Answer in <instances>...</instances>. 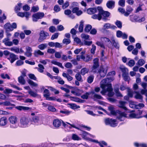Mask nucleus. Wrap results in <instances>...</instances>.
I'll use <instances>...</instances> for the list:
<instances>
[{
  "mask_svg": "<svg viewBox=\"0 0 147 147\" xmlns=\"http://www.w3.org/2000/svg\"><path fill=\"white\" fill-rule=\"evenodd\" d=\"M90 95V93L87 92L86 94L82 95L81 97L83 99H87L88 98V96Z\"/></svg>",
  "mask_w": 147,
  "mask_h": 147,
  "instance_id": "nucleus-58",
  "label": "nucleus"
},
{
  "mask_svg": "<svg viewBox=\"0 0 147 147\" xmlns=\"http://www.w3.org/2000/svg\"><path fill=\"white\" fill-rule=\"evenodd\" d=\"M135 64V62L133 60H130L128 63V65L131 67L134 65Z\"/></svg>",
  "mask_w": 147,
  "mask_h": 147,
  "instance_id": "nucleus-53",
  "label": "nucleus"
},
{
  "mask_svg": "<svg viewBox=\"0 0 147 147\" xmlns=\"http://www.w3.org/2000/svg\"><path fill=\"white\" fill-rule=\"evenodd\" d=\"M18 82L20 84L22 85L25 84L26 81L23 76H20L18 78Z\"/></svg>",
  "mask_w": 147,
  "mask_h": 147,
  "instance_id": "nucleus-22",
  "label": "nucleus"
},
{
  "mask_svg": "<svg viewBox=\"0 0 147 147\" xmlns=\"http://www.w3.org/2000/svg\"><path fill=\"white\" fill-rule=\"evenodd\" d=\"M99 66L98 59L97 58L94 59L93 60V65L92 68V71L95 73H98L101 77H104L107 73L108 67L107 66H103V67H100L97 70V68Z\"/></svg>",
  "mask_w": 147,
  "mask_h": 147,
  "instance_id": "nucleus-2",
  "label": "nucleus"
},
{
  "mask_svg": "<svg viewBox=\"0 0 147 147\" xmlns=\"http://www.w3.org/2000/svg\"><path fill=\"white\" fill-rule=\"evenodd\" d=\"M97 9L101 16L102 15L105 17H108L109 16L110 13L107 11H103L101 7H97Z\"/></svg>",
  "mask_w": 147,
  "mask_h": 147,
  "instance_id": "nucleus-7",
  "label": "nucleus"
},
{
  "mask_svg": "<svg viewBox=\"0 0 147 147\" xmlns=\"http://www.w3.org/2000/svg\"><path fill=\"white\" fill-rule=\"evenodd\" d=\"M97 9L94 7L88 9L87 10V13L89 14H93L97 12Z\"/></svg>",
  "mask_w": 147,
  "mask_h": 147,
  "instance_id": "nucleus-20",
  "label": "nucleus"
},
{
  "mask_svg": "<svg viewBox=\"0 0 147 147\" xmlns=\"http://www.w3.org/2000/svg\"><path fill=\"white\" fill-rule=\"evenodd\" d=\"M49 31L51 33H54L57 30L56 28L54 26H51L49 28Z\"/></svg>",
  "mask_w": 147,
  "mask_h": 147,
  "instance_id": "nucleus-45",
  "label": "nucleus"
},
{
  "mask_svg": "<svg viewBox=\"0 0 147 147\" xmlns=\"http://www.w3.org/2000/svg\"><path fill=\"white\" fill-rule=\"evenodd\" d=\"M48 109L50 111L52 112H55L56 110L53 107L49 105L48 107Z\"/></svg>",
  "mask_w": 147,
  "mask_h": 147,
  "instance_id": "nucleus-59",
  "label": "nucleus"
},
{
  "mask_svg": "<svg viewBox=\"0 0 147 147\" xmlns=\"http://www.w3.org/2000/svg\"><path fill=\"white\" fill-rule=\"evenodd\" d=\"M4 106H15V105L14 104H12L9 101H4Z\"/></svg>",
  "mask_w": 147,
  "mask_h": 147,
  "instance_id": "nucleus-52",
  "label": "nucleus"
},
{
  "mask_svg": "<svg viewBox=\"0 0 147 147\" xmlns=\"http://www.w3.org/2000/svg\"><path fill=\"white\" fill-rule=\"evenodd\" d=\"M115 91L116 93V96L117 97H122L123 96L120 92L119 90L118 89H115Z\"/></svg>",
  "mask_w": 147,
  "mask_h": 147,
  "instance_id": "nucleus-44",
  "label": "nucleus"
},
{
  "mask_svg": "<svg viewBox=\"0 0 147 147\" xmlns=\"http://www.w3.org/2000/svg\"><path fill=\"white\" fill-rule=\"evenodd\" d=\"M9 122L12 125H10V127L12 128H16L18 127L16 124L18 122V118L16 116H12L9 118Z\"/></svg>",
  "mask_w": 147,
  "mask_h": 147,
  "instance_id": "nucleus-3",
  "label": "nucleus"
},
{
  "mask_svg": "<svg viewBox=\"0 0 147 147\" xmlns=\"http://www.w3.org/2000/svg\"><path fill=\"white\" fill-rule=\"evenodd\" d=\"M51 63L55 65L58 66L62 69L64 68V67L63 66L62 64L61 63L55 60H53L52 61Z\"/></svg>",
  "mask_w": 147,
  "mask_h": 147,
  "instance_id": "nucleus-26",
  "label": "nucleus"
},
{
  "mask_svg": "<svg viewBox=\"0 0 147 147\" xmlns=\"http://www.w3.org/2000/svg\"><path fill=\"white\" fill-rule=\"evenodd\" d=\"M39 68H38V71L40 73H42L43 72L44 69L45 68L43 66L40 64H39L38 65Z\"/></svg>",
  "mask_w": 147,
  "mask_h": 147,
  "instance_id": "nucleus-36",
  "label": "nucleus"
},
{
  "mask_svg": "<svg viewBox=\"0 0 147 147\" xmlns=\"http://www.w3.org/2000/svg\"><path fill=\"white\" fill-rule=\"evenodd\" d=\"M126 11L130 13H131L133 11V9L130 6H127V8L126 9Z\"/></svg>",
  "mask_w": 147,
  "mask_h": 147,
  "instance_id": "nucleus-64",
  "label": "nucleus"
},
{
  "mask_svg": "<svg viewBox=\"0 0 147 147\" xmlns=\"http://www.w3.org/2000/svg\"><path fill=\"white\" fill-rule=\"evenodd\" d=\"M64 13L65 15L68 16V17L72 19H74L75 18L74 15L71 14V11L70 9L65 10Z\"/></svg>",
  "mask_w": 147,
  "mask_h": 147,
  "instance_id": "nucleus-14",
  "label": "nucleus"
},
{
  "mask_svg": "<svg viewBox=\"0 0 147 147\" xmlns=\"http://www.w3.org/2000/svg\"><path fill=\"white\" fill-rule=\"evenodd\" d=\"M109 110L111 113L113 115H117V113L114 109V108L112 107H109Z\"/></svg>",
  "mask_w": 147,
  "mask_h": 147,
  "instance_id": "nucleus-34",
  "label": "nucleus"
},
{
  "mask_svg": "<svg viewBox=\"0 0 147 147\" xmlns=\"http://www.w3.org/2000/svg\"><path fill=\"white\" fill-rule=\"evenodd\" d=\"M134 145L136 147H147L146 145L145 144H139V143L136 142L134 143Z\"/></svg>",
  "mask_w": 147,
  "mask_h": 147,
  "instance_id": "nucleus-41",
  "label": "nucleus"
},
{
  "mask_svg": "<svg viewBox=\"0 0 147 147\" xmlns=\"http://www.w3.org/2000/svg\"><path fill=\"white\" fill-rule=\"evenodd\" d=\"M120 69L123 73L122 75L129 74L128 69L127 68L123 67H120Z\"/></svg>",
  "mask_w": 147,
  "mask_h": 147,
  "instance_id": "nucleus-21",
  "label": "nucleus"
},
{
  "mask_svg": "<svg viewBox=\"0 0 147 147\" xmlns=\"http://www.w3.org/2000/svg\"><path fill=\"white\" fill-rule=\"evenodd\" d=\"M118 114L119 115L117 116V118L121 121H124L125 118L127 117V114L124 112L119 111Z\"/></svg>",
  "mask_w": 147,
  "mask_h": 147,
  "instance_id": "nucleus-9",
  "label": "nucleus"
},
{
  "mask_svg": "<svg viewBox=\"0 0 147 147\" xmlns=\"http://www.w3.org/2000/svg\"><path fill=\"white\" fill-rule=\"evenodd\" d=\"M130 20L132 22L138 21V17L135 15H131L129 16Z\"/></svg>",
  "mask_w": 147,
  "mask_h": 147,
  "instance_id": "nucleus-23",
  "label": "nucleus"
},
{
  "mask_svg": "<svg viewBox=\"0 0 147 147\" xmlns=\"http://www.w3.org/2000/svg\"><path fill=\"white\" fill-rule=\"evenodd\" d=\"M145 63V61L143 59H140L138 61L137 64H138L140 66H142Z\"/></svg>",
  "mask_w": 147,
  "mask_h": 147,
  "instance_id": "nucleus-48",
  "label": "nucleus"
},
{
  "mask_svg": "<svg viewBox=\"0 0 147 147\" xmlns=\"http://www.w3.org/2000/svg\"><path fill=\"white\" fill-rule=\"evenodd\" d=\"M8 59L10 61L11 63H13L16 60L18 59L17 56L14 54L11 53L9 54V57Z\"/></svg>",
  "mask_w": 147,
  "mask_h": 147,
  "instance_id": "nucleus-11",
  "label": "nucleus"
},
{
  "mask_svg": "<svg viewBox=\"0 0 147 147\" xmlns=\"http://www.w3.org/2000/svg\"><path fill=\"white\" fill-rule=\"evenodd\" d=\"M29 122V119L26 117H23L20 119L21 125L23 127H27Z\"/></svg>",
  "mask_w": 147,
  "mask_h": 147,
  "instance_id": "nucleus-6",
  "label": "nucleus"
},
{
  "mask_svg": "<svg viewBox=\"0 0 147 147\" xmlns=\"http://www.w3.org/2000/svg\"><path fill=\"white\" fill-rule=\"evenodd\" d=\"M125 0H120L118 2V4L119 5L124 7L125 6Z\"/></svg>",
  "mask_w": 147,
  "mask_h": 147,
  "instance_id": "nucleus-50",
  "label": "nucleus"
},
{
  "mask_svg": "<svg viewBox=\"0 0 147 147\" xmlns=\"http://www.w3.org/2000/svg\"><path fill=\"white\" fill-rule=\"evenodd\" d=\"M26 51L24 53V55L28 57H31L32 55V50L31 47H26Z\"/></svg>",
  "mask_w": 147,
  "mask_h": 147,
  "instance_id": "nucleus-12",
  "label": "nucleus"
},
{
  "mask_svg": "<svg viewBox=\"0 0 147 147\" xmlns=\"http://www.w3.org/2000/svg\"><path fill=\"white\" fill-rule=\"evenodd\" d=\"M135 93L136 94V95L134 96V98L137 99L139 100L140 102H142L143 100V96L137 91H134Z\"/></svg>",
  "mask_w": 147,
  "mask_h": 147,
  "instance_id": "nucleus-15",
  "label": "nucleus"
},
{
  "mask_svg": "<svg viewBox=\"0 0 147 147\" xmlns=\"http://www.w3.org/2000/svg\"><path fill=\"white\" fill-rule=\"evenodd\" d=\"M92 58V56H91L89 55H87L86 57H84V58L82 59L84 61L86 62H88L91 60Z\"/></svg>",
  "mask_w": 147,
  "mask_h": 147,
  "instance_id": "nucleus-47",
  "label": "nucleus"
},
{
  "mask_svg": "<svg viewBox=\"0 0 147 147\" xmlns=\"http://www.w3.org/2000/svg\"><path fill=\"white\" fill-rule=\"evenodd\" d=\"M22 5V3H19L18 4V5L16 6L15 9V11H20L21 8V6Z\"/></svg>",
  "mask_w": 147,
  "mask_h": 147,
  "instance_id": "nucleus-49",
  "label": "nucleus"
},
{
  "mask_svg": "<svg viewBox=\"0 0 147 147\" xmlns=\"http://www.w3.org/2000/svg\"><path fill=\"white\" fill-rule=\"evenodd\" d=\"M1 77L3 79H7L9 80L10 79V78L9 76L7 74H2L1 75Z\"/></svg>",
  "mask_w": 147,
  "mask_h": 147,
  "instance_id": "nucleus-40",
  "label": "nucleus"
},
{
  "mask_svg": "<svg viewBox=\"0 0 147 147\" xmlns=\"http://www.w3.org/2000/svg\"><path fill=\"white\" fill-rule=\"evenodd\" d=\"M126 102L123 101H120L119 102V103L120 104V107L123 108L125 110H126L127 109L126 107L125 106V104Z\"/></svg>",
  "mask_w": 147,
  "mask_h": 147,
  "instance_id": "nucleus-30",
  "label": "nucleus"
},
{
  "mask_svg": "<svg viewBox=\"0 0 147 147\" xmlns=\"http://www.w3.org/2000/svg\"><path fill=\"white\" fill-rule=\"evenodd\" d=\"M28 82L30 85L36 87L38 86V84L37 83H35L31 80H28Z\"/></svg>",
  "mask_w": 147,
  "mask_h": 147,
  "instance_id": "nucleus-39",
  "label": "nucleus"
},
{
  "mask_svg": "<svg viewBox=\"0 0 147 147\" xmlns=\"http://www.w3.org/2000/svg\"><path fill=\"white\" fill-rule=\"evenodd\" d=\"M105 123L106 125H110V123L111 121V119L107 118L105 119Z\"/></svg>",
  "mask_w": 147,
  "mask_h": 147,
  "instance_id": "nucleus-56",
  "label": "nucleus"
},
{
  "mask_svg": "<svg viewBox=\"0 0 147 147\" xmlns=\"http://www.w3.org/2000/svg\"><path fill=\"white\" fill-rule=\"evenodd\" d=\"M94 76H89L87 79V81L89 83H92L93 80Z\"/></svg>",
  "mask_w": 147,
  "mask_h": 147,
  "instance_id": "nucleus-43",
  "label": "nucleus"
},
{
  "mask_svg": "<svg viewBox=\"0 0 147 147\" xmlns=\"http://www.w3.org/2000/svg\"><path fill=\"white\" fill-rule=\"evenodd\" d=\"M39 10L38 6H33L32 7L31 11L34 12H36Z\"/></svg>",
  "mask_w": 147,
  "mask_h": 147,
  "instance_id": "nucleus-57",
  "label": "nucleus"
},
{
  "mask_svg": "<svg viewBox=\"0 0 147 147\" xmlns=\"http://www.w3.org/2000/svg\"><path fill=\"white\" fill-rule=\"evenodd\" d=\"M84 22L82 20L80 22V25L78 29L79 31L80 32L83 31Z\"/></svg>",
  "mask_w": 147,
  "mask_h": 147,
  "instance_id": "nucleus-24",
  "label": "nucleus"
},
{
  "mask_svg": "<svg viewBox=\"0 0 147 147\" xmlns=\"http://www.w3.org/2000/svg\"><path fill=\"white\" fill-rule=\"evenodd\" d=\"M50 94L49 90L47 89H45L44 91L43 96L45 97L46 100H55V98L54 97H49Z\"/></svg>",
  "mask_w": 147,
  "mask_h": 147,
  "instance_id": "nucleus-8",
  "label": "nucleus"
},
{
  "mask_svg": "<svg viewBox=\"0 0 147 147\" xmlns=\"http://www.w3.org/2000/svg\"><path fill=\"white\" fill-rule=\"evenodd\" d=\"M92 28V26L90 24L86 25L84 29V31L86 32H89Z\"/></svg>",
  "mask_w": 147,
  "mask_h": 147,
  "instance_id": "nucleus-33",
  "label": "nucleus"
},
{
  "mask_svg": "<svg viewBox=\"0 0 147 147\" xmlns=\"http://www.w3.org/2000/svg\"><path fill=\"white\" fill-rule=\"evenodd\" d=\"M28 92L31 96L34 97H36L38 95V94L36 92H34L31 90H30Z\"/></svg>",
  "mask_w": 147,
  "mask_h": 147,
  "instance_id": "nucleus-35",
  "label": "nucleus"
},
{
  "mask_svg": "<svg viewBox=\"0 0 147 147\" xmlns=\"http://www.w3.org/2000/svg\"><path fill=\"white\" fill-rule=\"evenodd\" d=\"M92 18L93 19H97L98 20H100L102 18V16L100 15L99 12L98 14H94L92 16Z\"/></svg>",
  "mask_w": 147,
  "mask_h": 147,
  "instance_id": "nucleus-27",
  "label": "nucleus"
},
{
  "mask_svg": "<svg viewBox=\"0 0 147 147\" xmlns=\"http://www.w3.org/2000/svg\"><path fill=\"white\" fill-rule=\"evenodd\" d=\"M88 69L84 67L80 71V73L82 76L86 74H87L89 71Z\"/></svg>",
  "mask_w": 147,
  "mask_h": 147,
  "instance_id": "nucleus-25",
  "label": "nucleus"
},
{
  "mask_svg": "<svg viewBox=\"0 0 147 147\" xmlns=\"http://www.w3.org/2000/svg\"><path fill=\"white\" fill-rule=\"evenodd\" d=\"M113 80L111 78H108L105 79L101 81L100 83L101 87L102 88V90L100 92L103 95L105 94V93L108 92V95L109 97L112 96L114 93L113 92V88L112 85L109 83L113 81Z\"/></svg>",
  "mask_w": 147,
  "mask_h": 147,
  "instance_id": "nucleus-1",
  "label": "nucleus"
},
{
  "mask_svg": "<svg viewBox=\"0 0 147 147\" xmlns=\"http://www.w3.org/2000/svg\"><path fill=\"white\" fill-rule=\"evenodd\" d=\"M39 35L40 37L38 39L39 42H42L46 38L47 36H49V34L48 32H45L43 30L40 31Z\"/></svg>",
  "mask_w": 147,
  "mask_h": 147,
  "instance_id": "nucleus-5",
  "label": "nucleus"
},
{
  "mask_svg": "<svg viewBox=\"0 0 147 147\" xmlns=\"http://www.w3.org/2000/svg\"><path fill=\"white\" fill-rule=\"evenodd\" d=\"M115 24L119 28H120L122 27V23L120 21L117 20L115 23Z\"/></svg>",
  "mask_w": 147,
  "mask_h": 147,
  "instance_id": "nucleus-46",
  "label": "nucleus"
},
{
  "mask_svg": "<svg viewBox=\"0 0 147 147\" xmlns=\"http://www.w3.org/2000/svg\"><path fill=\"white\" fill-rule=\"evenodd\" d=\"M24 62L21 60H18L16 61V65L17 66H21L23 64Z\"/></svg>",
  "mask_w": 147,
  "mask_h": 147,
  "instance_id": "nucleus-54",
  "label": "nucleus"
},
{
  "mask_svg": "<svg viewBox=\"0 0 147 147\" xmlns=\"http://www.w3.org/2000/svg\"><path fill=\"white\" fill-rule=\"evenodd\" d=\"M7 123V120L6 117H3L0 119V126H4Z\"/></svg>",
  "mask_w": 147,
  "mask_h": 147,
  "instance_id": "nucleus-13",
  "label": "nucleus"
},
{
  "mask_svg": "<svg viewBox=\"0 0 147 147\" xmlns=\"http://www.w3.org/2000/svg\"><path fill=\"white\" fill-rule=\"evenodd\" d=\"M47 47V44H42L38 46V48L41 50H43L46 48Z\"/></svg>",
  "mask_w": 147,
  "mask_h": 147,
  "instance_id": "nucleus-31",
  "label": "nucleus"
},
{
  "mask_svg": "<svg viewBox=\"0 0 147 147\" xmlns=\"http://www.w3.org/2000/svg\"><path fill=\"white\" fill-rule=\"evenodd\" d=\"M62 53V52H55V56L57 58H60L61 57V54Z\"/></svg>",
  "mask_w": 147,
  "mask_h": 147,
  "instance_id": "nucleus-42",
  "label": "nucleus"
},
{
  "mask_svg": "<svg viewBox=\"0 0 147 147\" xmlns=\"http://www.w3.org/2000/svg\"><path fill=\"white\" fill-rule=\"evenodd\" d=\"M15 108L16 109L20 111H22V110L24 111L30 110V111L32 109L31 108L28 107H24L21 106H19L16 107H15Z\"/></svg>",
  "mask_w": 147,
  "mask_h": 147,
  "instance_id": "nucleus-17",
  "label": "nucleus"
},
{
  "mask_svg": "<svg viewBox=\"0 0 147 147\" xmlns=\"http://www.w3.org/2000/svg\"><path fill=\"white\" fill-rule=\"evenodd\" d=\"M72 139L74 140H81V138L79 137L77 135L75 134H73L72 135Z\"/></svg>",
  "mask_w": 147,
  "mask_h": 147,
  "instance_id": "nucleus-32",
  "label": "nucleus"
},
{
  "mask_svg": "<svg viewBox=\"0 0 147 147\" xmlns=\"http://www.w3.org/2000/svg\"><path fill=\"white\" fill-rule=\"evenodd\" d=\"M114 47L116 49H119V45L117 42H116L114 39H112V42Z\"/></svg>",
  "mask_w": 147,
  "mask_h": 147,
  "instance_id": "nucleus-37",
  "label": "nucleus"
},
{
  "mask_svg": "<svg viewBox=\"0 0 147 147\" xmlns=\"http://www.w3.org/2000/svg\"><path fill=\"white\" fill-rule=\"evenodd\" d=\"M34 54L35 57H38L39 55H44V53L40 50H38L34 51Z\"/></svg>",
  "mask_w": 147,
  "mask_h": 147,
  "instance_id": "nucleus-19",
  "label": "nucleus"
},
{
  "mask_svg": "<svg viewBox=\"0 0 147 147\" xmlns=\"http://www.w3.org/2000/svg\"><path fill=\"white\" fill-rule=\"evenodd\" d=\"M133 92L130 89L128 90V95L129 97H132L133 96Z\"/></svg>",
  "mask_w": 147,
  "mask_h": 147,
  "instance_id": "nucleus-60",
  "label": "nucleus"
},
{
  "mask_svg": "<svg viewBox=\"0 0 147 147\" xmlns=\"http://www.w3.org/2000/svg\"><path fill=\"white\" fill-rule=\"evenodd\" d=\"M62 122V120L61 119H55L53 121V125L54 127L58 128L61 126Z\"/></svg>",
  "mask_w": 147,
  "mask_h": 147,
  "instance_id": "nucleus-10",
  "label": "nucleus"
},
{
  "mask_svg": "<svg viewBox=\"0 0 147 147\" xmlns=\"http://www.w3.org/2000/svg\"><path fill=\"white\" fill-rule=\"evenodd\" d=\"M4 28L5 31H12L11 24L9 23H7L5 24L4 25Z\"/></svg>",
  "mask_w": 147,
  "mask_h": 147,
  "instance_id": "nucleus-18",
  "label": "nucleus"
},
{
  "mask_svg": "<svg viewBox=\"0 0 147 147\" xmlns=\"http://www.w3.org/2000/svg\"><path fill=\"white\" fill-rule=\"evenodd\" d=\"M13 92L11 89L9 88H6L5 90L4 91V93L5 94H9Z\"/></svg>",
  "mask_w": 147,
  "mask_h": 147,
  "instance_id": "nucleus-63",
  "label": "nucleus"
},
{
  "mask_svg": "<svg viewBox=\"0 0 147 147\" xmlns=\"http://www.w3.org/2000/svg\"><path fill=\"white\" fill-rule=\"evenodd\" d=\"M115 4V2L114 1H109L107 2L106 5L108 8L110 9H112L114 7Z\"/></svg>",
  "mask_w": 147,
  "mask_h": 147,
  "instance_id": "nucleus-16",
  "label": "nucleus"
},
{
  "mask_svg": "<svg viewBox=\"0 0 147 147\" xmlns=\"http://www.w3.org/2000/svg\"><path fill=\"white\" fill-rule=\"evenodd\" d=\"M44 15V13L43 12H38L34 14L32 16V21L34 22H36L38 20L42 18Z\"/></svg>",
  "mask_w": 147,
  "mask_h": 147,
  "instance_id": "nucleus-4",
  "label": "nucleus"
},
{
  "mask_svg": "<svg viewBox=\"0 0 147 147\" xmlns=\"http://www.w3.org/2000/svg\"><path fill=\"white\" fill-rule=\"evenodd\" d=\"M59 36V34L58 33H56L54 34L53 35L51 38V40H53L54 39L57 38Z\"/></svg>",
  "mask_w": 147,
  "mask_h": 147,
  "instance_id": "nucleus-62",
  "label": "nucleus"
},
{
  "mask_svg": "<svg viewBox=\"0 0 147 147\" xmlns=\"http://www.w3.org/2000/svg\"><path fill=\"white\" fill-rule=\"evenodd\" d=\"M69 98L70 100H71L78 102H80V100L77 97L75 96H70Z\"/></svg>",
  "mask_w": 147,
  "mask_h": 147,
  "instance_id": "nucleus-38",
  "label": "nucleus"
},
{
  "mask_svg": "<svg viewBox=\"0 0 147 147\" xmlns=\"http://www.w3.org/2000/svg\"><path fill=\"white\" fill-rule=\"evenodd\" d=\"M55 49L52 48H49L47 50V52L48 53L52 54L55 53Z\"/></svg>",
  "mask_w": 147,
  "mask_h": 147,
  "instance_id": "nucleus-55",
  "label": "nucleus"
},
{
  "mask_svg": "<svg viewBox=\"0 0 147 147\" xmlns=\"http://www.w3.org/2000/svg\"><path fill=\"white\" fill-rule=\"evenodd\" d=\"M123 33L120 30H118L116 32V36L118 38H120L122 36Z\"/></svg>",
  "mask_w": 147,
  "mask_h": 147,
  "instance_id": "nucleus-61",
  "label": "nucleus"
},
{
  "mask_svg": "<svg viewBox=\"0 0 147 147\" xmlns=\"http://www.w3.org/2000/svg\"><path fill=\"white\" fill-rule=\"evenodd\" d=\"M115 119H111V121L110 123V126L112 127H115L117 126V123Z\"/></svg>",
  "mask_w": 147,
  "mask_h": 147,
  "instance_id": "nucleus-29",
  "label": "nucleus"
},
{
  "mask_svg": "<svg viewBox=\"0 0 147 147\" xmlns=\"http://www.w3.org/2000/svg\"><path fill=\"white\" fill-rule=\"evenodd\" d=\"M71 42L70 40L69 39L64 38L63 40V43L66 45H67Z\"/></svg>",
  "mask_w": 147,
  "mask_h": 147,
  "instance_id": "nucleus-51",
  "label": "nucleus"
},
{
  "mask_svg": "<svg viewBox=\"0 0 147 147\" xmlns=\"http://www.w3.org/2000/svg\"><path fill=\"white\" fill-rule=\"evenodd\" d=\"M75 77L78 81L82 82L83 81L82 78L80 73H78L76 74L75 75Z\"/></svg>",
  "mask_w": 147,
  "mask_h": 147,
  "instance_id": "nucleus-28",
  "label": "nucleus"
}]
</instances>
